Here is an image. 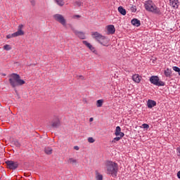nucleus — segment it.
<instances>
[{
  "instance_id": "nucleus-26",
  "label": "nucleus",
  "mask_w": 180,
  "mask_h": 180,
  "mask_svg": "<svg viewBox=\"0 0 180 180\" xmlns=\"http://www.w3.org/2000/svg\"><path fill=\"white\" fill-rule=\"evenodd\" d=\"M3 49H4V50H6V51H9V50H12V47L11 46V45H8V44L4 45Z\"/></svg>"
},
{
  "instance_id": "nucleus-27",
  "label": "nucleus",
  "mask_w": 180,
  "mask_h": 180,
  "mask_svg": "<svg viewBox=\"0 0 180 180\" xmlns=\"http://www.w3.org/2000/svg\"><path fill=\"white\" fill-rule=\"evenodd\" d=\"M13 144H14V146H15V147H20V143H19V141L18 140H15L13 141Z\"/></svg>"
},
{
  "instance_id": "nucleus-24",
  "label": "nucleus",
  "mask_w": 180,
  "mask_h": 180,
  "mask_svg": "<svg viewBox=\"0 0 180 180\" xmlns=\"http://www.w3.org/2000/svg\"><path fill=\"white\" fill-rule=\"evenodd\" d=\"M66 29H68V27H70V29H71V30L73 32V33L75 32V31L77 30H75V28L74 27V26H72L71 24H68V25H66V27H65Z\"/></svg>"
},
{
  "instance_id": "nucleus-32",
  "label": "nucleus",
  "mask_w": 180,
  "mask_h": 180,
  "mask_svg": "<svg viewBox=\"0 0 180 180\" xmlns=\"http://www.w3.org/2000/svg\"><path fill=\"white\" fill-rule=\"evenodd\" d=\"M30 2L32 6H36V0H30Z\"/></svg>"
},
{
  "instance_id": "nucleus-35",
  "label": "nucleus",
  "mask_w": 180,
  "mask_h": 180,
  "mask_svg": "<svg viewBox=\"0 0 180 180\" xmlns=\"http://www.w3.org/2000/svg\"><path fill=\"white\" fill-rule=\"evenodd\" d=\"M79 78H80L81 79L84 80L85 79V77L82 75H79V76H77Z\"/></svg>"
},
{
  "instance_id": "nucleus-5",
  "label": "nucleus",
  "mask_w": 180,
  "mask_h": 180,
  "mask_svg": "<svg viewBox=\"0 0 180 180\" xmlns=\"http://www.w3.org/2000/svg\"><path fill=\"white\" fill-rule=\"evenodd\" d=\"M24 27L23 25H18V31L13 33L9 34L6 36V39H12V37H18V36H23L25 34V32L22 30Z\"/></svg>"
},
{
  "instance_id": "nucleus-2",
  "label": "nucleus",
  "mask_w": 180,
  "mask_h": 180,
  "mask_svg": "<svg viewBox=\"0 0 180 180\" xmlns=\"http://www.w3.org/2000/svg\"><path fill=\"white\" fill-rule=\"evenodd\" d=\"M8 81L12 88H16V86H21V85H25V84H26V82H25V80L20 79V75L16 73H12L11 75H10Z\"/></svg>"
},
{
  "instance_id": "nucleus-7",
  "label": "nucleus",
  "mask_w": 180,
  "mask_h": 180,
  "mask_svg": "<svg viewBox=\"0 0 180 180\" xmlns=\"http://www.w3.org/2000/svg\"><path fill=\"white\" fill-rule=\"evenodd\" d=\"M53 19L58 22V23H60L61 25H63L64 27H67V20L61 14H55L53 15Z\"/></svg>"
},
{
  "instance_id": "nucleus-38",
  "label": "nucleus",
  "mask_w": 180,
  "mask_h": 180,
  "mask_svg": "<svg viewBox=\"0 0 180 180\" xmlns=\"http://www.w3.org/2000/svg\"><path fill=\"white\" fill-rule=\"evenodd\" d=\"M74 18H81V15H74Z\"/></svg>"
},
{
  "instance_id": "nucleus-23",
  "label": "nucleus",
  "mask_w": 180,
  "mask_h": 180,
  "mask_svg": "<svg viewBox=\"0 0 180 180\" xmlns=\"http://www.w3.org/2000/svg\"><path fill=\"white\" fill-rule=\"evenodd\" d=\"M103 105V101L102 99L98 100L96 101L97 108H102Z\"/></svg>"
},
{
  "instance_id": "nucleus-20",
  "label": "nucleus",
  "mask_w": 180,
  "mask_h": 180,
  "mask_svg": "<svg viewBox=\"0 0 180 180\" xmlns=\"http://www.w3.org/2000/svg\"><path fill=\"white\" fill-rule=\"evenodd\" d=\"M118 12H120V13L121 15H122L123 16H125V15H126V9H124V8H123V6L118 7Z\"/></svg>"
},
{
  "instance_id": "nucleus-9",
  "label": "nucleus",
  "mask_w": 180,
  "mask_h": 180,
  "mask_svg": "<svg viewBox=\"0 0 180 180\" xmlns=\"http://www.w3.org/2000/svg\"><path fill=\"white\" fill-rule=\"evenodd\" d=\"M6 164L7 165V168H8L9 169H16V168L19 167L18 162H13L12 160L6 161Z\"/></svg>"
},
{
  "instance_id": "nucleus-25",
  "label": "nucleus",
  "mask_w": 180,
  "mask_h": 180,
  "mask_svg": "<svg viewBox=\"0 0 180 180\" xmlns=\"http://www.w3.org/2000/svg\"><path fill=\"white\" fill-rule=\"evenodd\" d=\"M68 164H77V160L72 158H70L68 159Z\"/></svg>"
},
{
  "instance_id": "nucleus-28",
  "label": "nucleus",
  "mask_w": 180,
  "mask_h": 180,
  "mask_svg": "<svg viewBox=\"0 0 180 180\" xmlns=\"http://www.w3.org/2000/svg\"><path fill=\"white\" fill-rule=\"evenodd\" d=\"M120 139H122L121 136H117L115 138L113 139V140L112 141V143H116V141H119V140H120Z\"/></svg>"
},
{
  "instance_id": "nucleus-33",
  "label": "nucleus",
  "mask_w": 180,
  "mask_h": 180,
  "mask_svg": "<svg viewBox=\"0 0 180 180\" xmlns=\"http://www.w3.org/2000/svg\"><path fill=\"white\" fill-rule=\"evenodd\" d=\"M143 129H149L150 128V125H148V124H142Z\"/></svg>"
},
{
  "instance_id": "nucleus-29",
  "label": "nucleus",
  "mask_w": 180,
  "mask_h": 180,
  "mask_svg": "<svg viewBox=\"0 0 180 180\" xmlns=\"http://www.w3.org/2000/svg\"><path fill=\"white\" fill-rule=\"evenodd\" d=\"M130 10H131V12H137V8H136V6H132L130 8Z\"/></svg>"
},
{
  "instance_id": "nucleus-14",
  "label": "nucleus",
  "mask_w": 180,
  "mask_h": 180,
  "mask_svg": "<svg viewBox=\"0 0 180 180\" xmlns=\"http://www.w3.org/2000/svg\"><path fill=\"white\" fill-rule=\"evenodd\" d=\"M115 136H120L121 137H124V133L122 132V128L120 127L117 126L115 129Z\"/></svg>"
},
{
  "instance_id": "nucleus-17",
  "label": "nucleus",
  "mask_w": 180,
  "mask_h": 180,
  "mask_svg": "<svg viewBox=\"0 0 180 180\" xmlns=\"http://www.w3.org/2000/svg\"><path fill=\"white\" fill-rule=\"evenodd\" d=\"M131 25H133L134 26H136V27H139V26L141 25V23L140 22V20L136 18H134L133 20H131Z\"/></svg>"
},
{
  "instance_id": "nucleus-36",
  "label": "nucleus",
  "mask_w": 180,
  "mask_h": 180,
  "mask_svg": "<svg viewBox=\"0 0 180 180\" xmlns=\"http://www.w3.org/2000/svg\"><path fill=\"white\" fill-rule=\"evenodd\" d=\"M74 149L76 150L77 151H78V150H79V147L74 146Z\"/></svg>"
},
{
  "instance_id": "nucleus-30",
  "label": "nucleus",
  "mask_w": 180,
  "mask_h": 180,
  "mask_svg": "<svg viewBox=\"0 0 180 180\" xmlns=\"http://www.w3.org/2000/svg\"><path fill=\"white\" fill-rule=\"evenodd\" d=\"M172 68H173L174 71H175L176 72H179V71H180V68L176 66H174Z\"/></svg>"
},
{
  "instance_id": "nucleus-31",
  "label": "nucleus",
  "mask_w": 180,
  "mask_h": 180,
  "mask_svg": "<svg viewBox=\"0 0 180 180\" xmlns=\"http://www.w3.org/2000/svg\"><path fill=\"white\" fill-rule=\"evenodd\" d=\"M88 141L89 143H95V139H94L92 137H89L88 138Z\"/></svg>"
},
{
  "instance_id": "nucleus-37",
  "label": "nucleus",
  "mask_w": 180,
  "mask_h": 180,
  "mask_svg": "<svg viewBox=\"0 0 180 180\" xmlns=\"http://www.w3.org/2000/svg\"><path fill=\"white\" fill-rule=\"evenodd\" d=\"M177 177L180 179V171L177 172Z\"/></svg>"
},
{
  "instance_id": "nucleus-10",
  "label": "nucleus",
  "mask_w": 180,
  "mask_h": 180,
  "mask_svg": "<svg viewBox=\"0 0 180 180\" xmlns=\"http://www.w3.org/2000/svg\"><path fill=\"white\" fill-rule=\"evenodd\" d=\"M82 43L83 44H84V46H86L88 49H89V50L92 51V53H94V54H98V51H96V49H95V47H94V46H92L91 44H89L86 41H82Z\"/></svg>"
},
{
  "instance_id": "nucleus-11",
  "label": "nucleus",
  "mask_w": 180,
  "mask_h": 180,
  "mask_svg": "<svg viewBox=\"0 0 180 180\" xmlns=\"http://www.w3.org/2000/svg\"><path fill=\"white\" fill-rule=\"evenodd\" d=\"M169 5L172 6L174 9H178L179 7V1L178 0H169Z\"/></svg>"
},
{
  "instance_id": "nucleus-19",
  "label": "nucleus",
  "mask_w": 180,
  "mask_h": 180,
  "mask_svg": "<svg viewBox=\"0 0 180 180\" xmlns=\"http://www.w3.org/2000/svg\"><path fill=\"white\" fill-rule=\"evenodd\" d=\"M44 153L47 155H51L53 154V149L51 147H46L44 148Z\"/></svg>"
},
{
  "instance_id": "nucleus-39",
  "label": "nucleus",
  "mask_w": 180,
  "mask_h": 180,
  "mask_svg": "<svg viewBox=\"0 0 180 180\" xmlns=\"http://www.w3.org/2000/svg\"><path fill=\"white\" fill-rule=\"evenodd\" d=\"M89 122H94V117H91V118L89 119Z\"/></svg>"
},
{
  "instance_id": "nucleus-18",
  "label": "nucleus",
  "mask_w": 180,
  "mask_h": 180,
  "mask_svg": "<svg viewBox=\"0 0 180 180\" xmlns=\"http://www.w3.org/2000/svg\"><path fill=\"white\" fill-rule=\"evenodd\" d=\"M164 74L165 76L167 78H171V75L172 74V70H171V69L169 68H167L165 71H164Z\"/></svg>"
},
{
  "instance_id": "nucleus-21",
  "label": "nucleus",
  "mask_w": 180,
  "mask_h": 180,
  "mask_svg": "<svg viewBox=\"0 0 180 180\" xmlns=\"http://www.w3.org/2000/svg\"><path fill=\"white\" fill-rule=\"evenodd\" d=\"M95 173L96 175L97 180H103V176L102 174H99V172H98V170H96Z\"/></svg>"
},
{
  "instance_id": "nucleus-15",
  "label": "nucleus",
  "mask_w": 180,
  "mask_h": 180,
  "mask_svg": "<svg viewBox=\"0 0 180 180\" xmlns=\"http://www.w3.org/2000/svg\"><path fill=\"white\" fill-rule=\"evenodd\" d=\"M147 106L149 109H152L154 106H157V102L154 100H148L147 102Z\"/></svg>"
},
{
  "instance_id": "nucleus-1",
  "label": "nucleus",
  "mask_w": 180,
  "mask_h": 180,
  "mask_svg": "<svg viewBox=\"0 0 180 180\" xmlns=\"http://www.w3.org/2000/svg\"><path fill=\"white\" fill-rule=\"evenodd\" d=\"M105 166L107 174L112 175V176H117V171H119V165L117 163L107 160L105 162Z\"/></svg>"
},
{
  "instance_id": "nucleus-40",
  "label": "nucleus",
  "mask_w": 180,
  "mask_h": 180,
  "mask_svg": "<svg viewBox=\"0 0 180 180\" xmlns=\"http://www.w3.org/2000/svg\"><path fill=\"white\" fill-rule=\"evenodd\" d=\"M25 176H27V174L26 173L24 174Z\"/></svg>"
},
{
  "instance_id": "nucleus-16",
  "label": "nucleus",
  "mask_w": 180,
  "mask_h": 180,
  "mask_svg": "<svg viewBox=\"0 0 180 180\" xmlns=\"http://www.w3.org/2000/svg\"><path fill=\"white\" fill-rule=\"evenodd\" d=\"M132 79L134 81V82H136V84H140V81H141V77L136 74L132 76Z\"/></svg>"
},
{
  "instance_id": "nucleus-6",
  "label": "nucleus",
  "mask_w": 180,
  "mask_h": 180,
  "mask_svg": "<svg viewBox=\"0 0 180 180\" xmlns=\"http://www.w3.org/2000/svg\"><path fill=\"white\" fill-rule=\"evenodd\" d=\"M150 82L156 86H165V82L160 80V77L158 76H151L150 79Z\"/></svg>"
},
{
  "instance_id": "nucleus-22",
  "label": "nucleus",
  "mask_w": 180,
  "mask_h": 180,
  "mask_svg": "<svg viewBox=\"0 0 180 180\" xmlns=\"http://www.w3.org/2000/svg\"><path fill=\"white\" fill-rule=\"evenodd\" d=\"M56 4L58 5V6H64L65 4V2H64V0H54Z\"/></svg>"
},
{
  "instance_id": "nucleus-13",
  "label": "nucleus",
  "mask_w": 180,
  "mask_h": 180,
  "mask_svg": "<svg viewBox=\"0 0 180 180\" xmlns=\"http://www.w3.org/2000/svg\"><path fill=\"white\" fill-rule=\"evenodd\" d=\"M75 36H77V37H79V39H81L82 40H85V39L86 38L85 37V33L82 32H79V31H75Z\"/></svg>"
},
{
  "instance_id": "nucleus-8",
  "label": "nucleus",
  "mask_w": 180,
  "mask_h": 180,
  "mask_svg": "<svg viewBox=\"0 0 180 180\" xmlns=\"http://www.w3.org/2000/svg\"><path fill=\"white\" fill-rule=\"evenodd\" d=\"M51 126L53 129H57L61 126V121H60V119L57 117H54L51 122Z\"/></svg>"
},
{
  "instance_id": "nucleus-34",
  "label": "nucleus",
  "mask_w": 180,
  "mask_h": 180,
  "mask_svg": "<svg viewBox=\"0 0 180 180\" xmlns=\"http://www.w3.org/2000/svg\"><path fill=\"white\" fill-rule=\"evenodd\" d=\"M75 5H77V6H81L82 5V3L79 1H75Z\"/></svg>"
},
{
  "instance_id": "nucleus-4",
  "label": "nucleus",
  "mask_w": 180,
  "mask_h": 180,
  "mask_svg": "<svg viewBox=\"0 0 180 180\" xmlns=\"http://www.w3.org/2000/svg\"><path fill=\"white\" fill-rule=\"evenodd\" d=\"M145 9H146L148 12H152L153 13H155V15H162L161 10L158 7H157L154 4H153V1H148L145 4Z\"/></svg>"
},
{
  "instance_id": "nucleus-12",
  "label": "nucleus",
  "mask_w": 180,
  "mask_h": 180,
  "mask_svg": "<svg viewBox=\"0 0 180 180\" xmlns=\"http://www.w3.org/2000/svg\"><path fill=\"white\" fill-rule=\"evenodd\" d=\"M108 34H115V32H116V29L115 28V25H110L107 26Z\"/></svg>"
},
{
  "instance_id": "nucleus-3",
  "label": "nucleus",
  "mask_w": 180,
  "mask_h": 180,
  "mask_svg": "<svg viewBox=\"0 0 180 180\" xmlns=\"http://www.w3.org/2000/svg\"><path fill=\"white\" fill-rule=\"evenodd\" d=\"M91 36L93 39H95L97 41L100 43L102 46L108 47L109 46V38L103 36L98 32H92Z\"/></svg>"
}]
</instances>
